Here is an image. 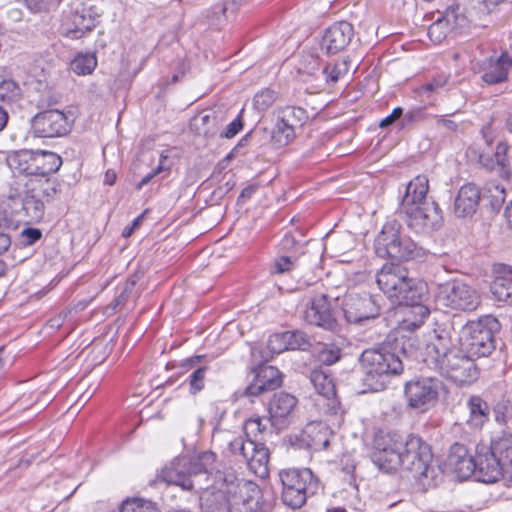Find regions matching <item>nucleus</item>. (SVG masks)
Wrapping results in <instances>:
<instances>
[{"label": "nucleus", "mask_w": 512, "mask_h": 512, "mask_svg": "<svg viewBox=\"0 0 512 512\" xmlns=\"http://www.w3.org/2000/svg\"><path fill=\"white\" fill-rule=\"evenodd\" d=\"M402 117L403 118L401 120V127L406 128L413 123L422 121L424 119V114L421 109H414V110L407 112Z\"/></svg>", "instance_id": "obj_56"}, {"label": "nucleus", "mask_w": 512, "mask_h": 512, "mask_svg": "<svg viewBox=\"0 0 512 512\" xmlns=\"http://www.w3.org/2000/svg\"><path fill=\"white\" fill-rule=\"evenodd\" d=\"M296 137L295 123H288L279 118L271 133V141L277 147L288 145Z\"/></svg>", "instance_id": "obj_36"}, {"label": "nucleus", "mask_w": 512, "mask_h": 512, "mask_svg": "<svg viewBox=\"0 0 512 512\" xmlns=\"http://www.w3.org/2000/svg\"><path fill=\"white\" fill-rule=\"evenodd\" d=\"M310 382L319 395L327 399L336 395L333 379L324 371L317 369L311 371Z\"/></svg>", "instance_id": "obj_35"}, {"label": "nucleus", "mask_w": 512, "mask_h": 512, "mask_svg": "<svg viewBox=\"0 0 512 512\" xmlns=\"http://www.w3.org/2000/svg\"><path fill=\"white\" fill-rule=\"evenodd\" d=\"M429 191V180L425 175H418L406 186V191L402 197L400 209L414 207L428 203L426 196Z\"/></svg>", "instance_id": "obj_29"}, {"label": "nucleus", "mask_w": 512, "mask_h": 512, "mask_svg": "<svg viewBox=\"0 0 512 512\" xmlns=\"http://www.w3.org/2000/svg\"><path fill=\"white\" fill-rule=\"evenodd\" d=\"M217 456L212 451L200 453L194 459H188L190 476L192 480H199L205 483V489L209 487L210 475L215 470ZM199 491L201 489H198Z\"/></svg>", "instance_id": "obj_28"}, {"label": "nucleus", "mask_w": 512, "mask_h": 512, "mask_svg": "<svg viewBox=\"0 0 512 512\" xmlns=\"http://www.w3.org/2000/svg\"><path fill=\"white\" fill-rule=\"evenodd\" d=\"M75 29L71 31L73 37L78 38L84 35L86 32L91 31L94 28V20L91 17L86 18L84 15L76 14L73 20Z\"/></svg>", "instance_id": "obj_48"}, {"label": "nucleus", "mask_w": 512, "mask_h": 512, "mask_svg": "<svg viewBox=\"0 0 512 512\" xmlns=\"http://www.w3.org/2000/svg\"><path fill=\"white\" fill-rule=\"evenodd\" d=\"M243 127V123L240 117L234 119L229 123L226 129L220 134L223 138H233Z\"/></svg>", "instance_id": "obj_57"}, {"label": "nucleus", "mask_w": 512, "mask_h": 512, "mask_svg": "<svg viewBox=\"0 0 512 512\" xmlns=\"http://www.w3.org/2000/svg\"><path fill=\"white\" fill-rule=\"evenodd\" d=\"M204 358V355H195L184 360L181 364V367L184 369L193 370L188 377L190 392L192 394L200 392L205 386V378L208 367L201 365V362Z\"/></svg>", "instance_id": "obj_31"}, {"label": "nucleus", "mask_w": 512, "mask_h": 512, "mask_svg": "<svg viewBox=\"0 0 512 512\" xmlns=\"http://www.w3.org/2000/svg\"><path fill=\"white\" fill-rule=\"evenodd\" d=\"M289 350H308L312 343L311 338L303 331H285Z\"/></svg>", "instance_id": "obj_40"}, {"label": "nucleus", "mask_w": 512, "mask_h": 512, "mask_svg": "<svg viewBox=\"0 0 512 512\" xmlns=\"http://www.w3.org/2000/svg\"><path fill=\"white\" fill-rule=\"evenodd\" d=\"M97 65V60L94 55H78L76 56L71 64V70L77 75H88L93 72Z\"/></svg>", "instance_id": "obj_39"}, {"label": "nucleus", "mask_w": 512, "mask_h": 512, "mask_svg": "<svg viewBox=\"0 0 512 512\" xmlns=\"http://www.w3.org/2000/svg\"><path fill=\"white\" fill-rule=\"evenodd\" d=\"M406 215L407 225L415 232H425L438 227L442 220L437 203L428 202L401 210Z\"/></svg>", "instance_id": "obj_18"}, {"label": "nucleus", "mask_w": 512, "mask_h": 512, "mask_svg": "<svg viewBox=\"0 0 512 512\" xmlns=\"http://www.w3.org/2000/svg\"><path fill=\"white\" fill-rule=\"evenodd\" d=\"M162 478L168 484L180 486L184 490L205 489L203 481L192 480L188 459H177L162 471Z\"/></svg>", "instance_id": "obj_20"}, {"label": "nucleus", "mask_w": 512, "mask_h": 512, "mask_svg": "<svg viewBox=\"0 0 512 512\" xmlns=\"http://www.w3.org/2000/svg\"><path fill=\"white\" fill-rule=\"evenodd\" d=\"M435 302L452 311L473 312L481 305L482 296L474 286L455 278L437 286Z\"/></svg>", "instance_id": "obj_11"}, {"label": "nucleus", "mask_w": 512, "mask_h": 512, "mask_svg": "<svg viewBox=\"0 0 512 512\" xmlns=\"http://www.w3.org/2000/svg\"><path fill=\"white\" fill-rule=\"evenodd\" d=\"M297 400L291 394L279 392L274 394L268 405V412L270 417L267 421L276 429L284 427L285 419L290 415Z\"/></svg>", "instance_id": "obj_24"}, {"label": "nucleus", "mask_w": 512, "mask_h": 512, "mask_svg": "<svg viewBox=\"0 0 512 512\" xmlns=\"http://www.w3.org/2000/svg\"><path fill=\"white\" fill-rule=\"evenodd\" d=\"M17 222L11 215L8 214L5 208L0 206V230L2 229H17Z\"/></svg>", "instance_id": "obj_58"}, {"label": "nucleus", "mask_w": 512, "mask_h": 512, "mask_svg": "<svg viewBox=\"0 0 512 512\" xmlns=\"http://www.w3.org/2000/svg\"><path fill=\"white\" fill-rule=\"evenodd\" d=\"M294 268V262L288 256L279 257L272 268V273L282 274Z\"/></svg>", "instance_id": "obj_55"}, {"label": "nucleus", "mask_w": 512, "mask_h": 512, "mask_svg": "<svg viewBox=\"0 0 512 512\" xmlns=\"http://www.w3.org/2000/svg\"><path fill=\"white\" fill-rule=\"evenodd\" d=\"M476 480L496 483L502 477L512 478V436H503L489 445L479 443L474 454Z\"/></svg>", "instance_id": "obj_4"}, {"label": "nucleus", "mask_w": 512, "mask_h": 512, "mask_svg": "<svg viewBox=\"0 0 512 512\" xmlns=\"http://www.w3.org/2000/svg\"><path fill=\"white\" fill-rule=\"evenodd\" d=\"M436 127L437 128H445L448 131L453 132V131L457 130L458 124L453 120H450V119H447V118L441 116V117H437V119H436Z\"/></svg>", "instance_id": "obj_60"}, {"label": "nucleus", "mask_w": 512, "mask_h": 512, "mask_svg": "<svg viewBox=\"0 0 512 512\" xmlns=\"http://www.w3.org/2000/svg\"><path fill=\"white\" fill-rule=\"evenodd\" d=\"M481 199L480 189L474 184L463 185L454 201V214L459 218L472 216Z\"/></svg>", "instance_id": "obj_25"}, {"label": "nucleus", "mask_w": 512, "mask_h": 512, "mask_svg": "<svg viewBox=\"0 0 512 512\" xmlns=\"http://www.w3.org/2000/svg\"><path fill=\"white\" fill-rule=\"evenodd\" d=\"M120 512H158V509L151 501L132 499L123 502Z\"/></svg>", "instance_id": "obj_43"}, {"label": "nucleus", "mask_w": 512, "mask_h": 512, "mask_svg": "<svg viewBox=\"0 0 512 512\" xmlns=\"http://www.w3.org/2000/svg\"><path fill=\"white\" fill-rule=\"evenodd\" d=\"M282 384L280 371L270 365L259 367L256 372L254 381L246 387L245 395L258 396L265 391L275 390Z\"/></svg>", "instance_id": "obj_23"}, {"label": "nucleus", "mask_w": 512, "mask_h": 512, "mask_svg": "<svg viewBox=\"0 0 512 512\" xmlns=\"http://www.w3.org/2000/svg\"><path fill=\"white\" fill-rule=\"evenodd\" d=\"M493 413L496 423L506 425L512 419V402L506 396H502L493 404Z\"/></svg>", "instance_id": "obj_38"}, {"label": "nucleus", "mask_w": 512, "mask_h": 512, "mask_svg": "<svg viewBox=\"0 0 512 512\" xmlns=\"http://www.w3.org/2000/svg\"><path fill=\"white\" fill-rule=\"evenodd\" d=\"M31 126L36 136L52 138L66 135L70 131L71 123L62 111L52 109L35 115Z\"/></svg>", "instance_id": "obj_17"}, {"label": "nucleus", "mask_w": 512, "mask_h": 512, "mask_svg": "<svg viewBox=\"0 0 512 512\" xmlns=\"http://www.w3.org/2000/svg\"><path fill=\"white\" fill-rule=\"evenodd\" d=\"M282 118L288 123H295V126H302L308 119L305 109L301 107L288 106L281 111Z\"/></svg>", "instance_id": "obj_45"}, {"label": "nucleus", "mask_w": 512, "mask_h": 512, "mask_svg": "<svg viewBox=\"0 0 512 512\" xmlns=\"http://www.w3.org/2000/svg\"><path fill=\"white\" fill-rule=\"evenodd\" d=\"M443 389L444 384L438 378L418 377L405 384L404 394L409 407L425 412L435 406Z\"/></svg>", "instance_id": "obj_13"}, {"label": "nucleus", "mask_w": 512, "mask_h": 512, "mask_svg": "<svg viewBox=\"0 0 512 512\" xmlns=\"http://www.w3.org/2000/svg\"><path fill=\"white\" fill-rule=\"evenodd\" d=\"M138 280H139V277L136 274L132 275L130 278L127 279L121 293L115 299L117 305H121V304L125 303V301L131 295Z\"/></svg>", "instance_id": "obj_51"}, {"label": "nucleus", "mask_w": 512, "mask_h": 512, "mask_svg": "<svg viewBox=\"0 0 512 512\" xmlns=\"http://www.w3.org/2000/svg\"><path fill=\"white\" fill-rule=\"evenodd\" d=\"M284 336L285 332L276 333L269 337L267 347L271 351V353L280 354L281 352L289 350V347L287 345V339L286 337L284 338Z\"/></svg>", "instance_id": "obj_49"}, {"label": "nucleus", "mask_w": 512, "mask_h": 512, "mask_svg": "<svg viewBox=\"0 0 512 512\" xmlns=\"http://www.w3.org/2000/svg\"><path fill=\"white\" fill-rule=\"evenodd\" d=\"M338 297H333L326 293L316 294L307 303L303 312V319L310 325L320 327L330 332L339 330V324L335 317L331 301H336Z\"/></svg>", "instance_id": "obj_14"}, {"label": "nucleus", "mask_w": 512, "mask_h": 512, "mask_svg": "<svg viewBox=\"0 0 512 512\" xmlns=\"http://www.w3.org/2000/svg\"><path fill=\"white\" fill-rule=\"evenodd\" d=\"M282 502L291 509L301 508L307 498L318 493L319 479L309 468H288L279 472Z\"/></svg>", "instance_id": "obj_9"}, {"label": "nucleus", "mask_w": 512, "mask_h": 512, "mask_svg": "<svg viewBox=\"0 0 512 512\" xmlns=\"http://www.w3.org/2000/svg\"><path fill=\"white\" fill-rule=\"evenodd\" d=\"M217 117L212 110H204L190 120V129L197 135L213 136L216 132Z\"/></svg>", "instance_id": "obj_33"}, {"label": "nucleus", "mask_w": 512, "mask_h": 512, "mask_svg": "<svg viewBox=\"0 0 512 512\" xmlns=\"http://www.w3.org/2000/svg\"><path fill=\"white\" fill-rule=\"evenodd\" d=\"M252 452H249L246 464L249 469L260 477L268 475L269 450L262 443L254 441Z\"/></svg>", "instance_id": "obj_32"}, {"label": "nucleus", "mask_w": 512, "mask_h": 512, "mask_svg": "<svg viewBox=\"0 0 512 512\" xmlns=\"http://www.w3.org/2000/svg\"><path fill=\"white\" fill-rule=\"evenodd\" d=\"M403 440L395 434L376 437L373 461L381 470L396 471L402 467Z\"/></svg>", "instance_id": "obj_16"}, {"label": "nucleus", "mask_w": 512, "mask_h": 512, "mask_svg": "<svg viewBox=\"0 0 512 512\" xmlns=\"http://www.w3.org/2000/svg\"><path fill=\"white\" fill-rule=\"evenodd\" d=\"M296 243L297 241L292 234H286L281 241V246L283 249L289 250L292 249Z\"/></svg>", "instance_id": "obj_64"}, {"label": "nucleus", "mask_w": 512, "mask_h": 512, "mask_svg": "<svg viewBox=\"0 0 512 512\" xmlns=\"http://www.w3.org/2000/svg\"><path fill=\"white\" fill-rule=\"evenodd\" d=\"M407 357L404 340L396 339L393 347L389 344L364 350L358 359L361 381L365 391L384 390L394 376L403 373V359Z\"/></svg>", "instance_id": "obj_2"}, {"label": "nucleus", "mask_w": 512, "mask_h": 512, "mask_svg": "<svg viewBox=\"0 0 512 512\" xmlns=\"http://www.w3.org/2000/svg\"><path fill=\"white\" fill-rule=\"evenodd\" d=\"M221 486L201 490L202 512H269L260 505V488L250 480L238 478L232 471L218 472Z\"/></svg>", "instance_id": "obj_1"}, {"label": "nucleus", "mask_w": 512, "mask_h": 512, "mask_svg": "<svg viewBox=\"0 0 512 512\" xmlns=\"http://www.w3.org/2000/svg\"><path fill=\"white\" fill-rule=\"evenodd\" d=\"M21 241L23 245L30 246L41 239L42 232L38 228H25L21 231Z\"/></svg>", "instance_id": "obj_53"}, {"label": "nucleus", "mask_w": 512, "mask_h": 512, "mask_svg": "<svg viewBox=\"0 0 512 512\" xmlns=\"http://www.w3.org/2000/svg\"><path fill=\"white\" fill-rule=\"evenodd\" d=\"M433 361L435 369L457 385H471L479 376L474 357L460 349H445L434 345Z\"/></svg>", "instance_id": "obj_8"}, {"label": "nucleus", "mask_w": 512, "mask_h": 512, "mask_svg": "<svg viewBox=\"0 0 512 512\" xmlns=\"http://www.w3.org/2000/svg\"><path fill=\"white\" fill-rule=\"evenodd\" d=\"M353 35V26L349 22H336L326 30L322 40V48L329 54H336L347 47Z\"/></svg>", "instance_id": "obj_22"}, {"label": "nucleus", "mask_w": 512, "mask_h": 512, "mask_svg": "<svg viewBox=\"0 0 512 512\" xmlns=\"http://www.w3.org/2000/svg\"><path fill=\"white\" fill-rule=\"evenodd\" d=\"M319 360L325 365H333L341 358V349L334 344H324L318 351Z\"/></svg>", "instance_id": "obj_46"}, {"label": "nucleus", "mask_w": 512, "mask_h": 512, "mask_svg": "<svg viewBox=\"0 0 512 512\" xmlns=\"http://www.w3.org/2000/svg\"><path fill=\"white\" fill-rule=\"evenodd\" d=\"M481 135L488 146L494 142L495 134L490 124L483 126L481 129Z\"/></svg>", "instance_id": "obj_62"}, {"label": "nucleus", "mask_w": 512, "mask_h": 512, "mask_svg": "<svg viewBox=\"0 0 512 512\" xmlns=\"http://www.w3.org/2000/svg\"><path fill=\"white\" fill-rule=\"evenodd\" d=\"M143 217L144 214L135 218L129 227L124 228V230L122 231V236L125 238L130 237L133 234L134 230L138 228L139 225L141 224Z\"/></svg>", "instance_id": "obj_63"}, {"label": "nucleus", "mask_w": 512, "mask_h": 512, "mask_svg": "<svg viewBox=\"0 0 512 512\" xmlns=\"http://www.w3.org/2000/svg\"><path fill=\"white\" fill-rule=\"evenodd\" d=\"M448 82V76L440 74L419 88L420 93H433L442 88Z\"/></svg>", "instance_id": "obj_50"}, {"label": "nucleus", "mask_w": 512, "mask_h": 512, "mask_svg": "<svg viewBox=\"0 0 512 512\" xmlns=\"http://www.w3.org/2000/svg\"><path fill=\"white\" fill-rule=\"evenodd\" d=\"M446 465L459 480H466L475 472L474 455L468 448L459 442H455L449 449Z\"/></svg>", "instance_id": "obj_19"}, {"label": "nucleus", "mask_w": 512, "mask_h": 512, "mask_svg": "<svg viewBox=\"0 0 512 512\" xmlns=\"http://www.w3.org/2000/svg\"><path fill=\"white\" fill-rule=\"evenodd\" d=\"M444 17L452 33L461 34L470 27V21L459 6L448 8L444 13Z\"/></svg>", "instance_id": "obj_37"}, {"label": "nucleus", "mask_w": 512, "mask_h": 512, "mask_svg": "<svg viewBox=\"0 0 512 512\" xmlns=\"http://www.w3.org/2000/svg\"><path fill=\"white\" fill-rule=\"evenodd\" d=\"M376 281L394 304L412 307L421 318L429 315L428 308L421 305L427 293L426 284L409 277L407 269L402 265L386 263L377 273Z\"/></svg>", "instance_id": "obj_3"}, {"label": "nucleus", "mask_w": 512, "mask_h": 512, "mask_svg": "<svg viewBox=\"0 0 512 512\" xmlns=\"http://www.w3.org/2000/svg\"><path fill=\"white\" fill-rule=\"evenodd\" d=\"M60 187L57 180L13 182L8 199L14 204H21L24 215L30 221L39 222L45 216L46 204L57 198Z\"/></svg>", "instance_id": "obj_5"}, {"label": "nucleus", "mask_w": 512, "mask_h": 512, "mask_svg": "<svg viewBox=\"0 0 512 512\" xmlns=\"http://www.w3.org/2000/svg\"><path fill=\"white\" fill-rule=\"evenodd\" d=\"M275 100H276L275 92L270 89H265V90L260 91L259 93H257L254 96L253 104H254V107L258 111H265L270 106L273 105Z\"/></svg>", "instance_id": "obj_47"}, {"label": "nucleus", "mask_w": 512, "mask_h": 512, "mask_svg": "<svg viewBox=\"0 0 512 512\" xmlns=\"http://www.w3.org/2000/svg\"><path fill=\"white\" fill-rule=\"evenodd\" d=\"M401 225L397 221L387 222L375 239V252L381 258L408 261L423 255L411 238L401 234Z\"/></svg>", "instance_id": "obj_10"}, {"label": "nucleus", "mask_w": 512, "mask_h": 512, "mask_svg": "<svg viewBox=\"0 0 512 512\" xmlns=\"http://www.w3.org/2000/svg\"><path fill=\"white\" fill-rule=\"evenodd\" d=\"M267 420L268 419L261 417H254L246 420L244 424V431L246 436L256 440L259 435L267 430V424L270 423Z\"/></svg>", "instance_id": "obj_44"}, {"label": "nucleus", "mask_w": 512, "mask_h": 512, "mask_svg": "<svg viewBox=\"0 0 512 512\" xmlns=\"http://www.w3.org/2000/svg\"><path fill=\"white\" fill-rule=\"evenodd\" d=\"M499 328V321L491 315L468 321L458 333L459 346L474 358L487 357L496 348L494 334Z\"/></svg>", "instance_id": "obj_7"}, {"label": "nucleus", "mask_w": 512, "mask_h": 512, "mask_svg": "<svg viewBox=\"0 0 512 512\" xmlns=\"http://www.w3.org/2000/svg\"><path fill=\"white\" fill-rule=\"evenodd\" d=\"M512 69V52L503 50L499 56H491L483 66L481 79L488 85L504 83Z\"/></svg>", "instance_id": "obj_21"}, {"label": "nucleus", "mask_w": 512, "mask_h": 512, "mask_svg": "<svg viewBox=\"0 0 512 512\" xmlns=\"http://www.w3.org/2000/svg\"><path fill=\"white\" fill-rule=\"evenodd\" d=\"M449 33L452 32L444 15L434 21L428 29V36L434 43H441Z\"/></svg>", "instance_id": "obj_42"}, {"label": "nucleus", "mask_w": 512, "mask_h": 512, "mask_svg": "<svg viewBox=\"0 0 512 512\" xmlns=\"http://www.w3.org/2000/svg\"><path fill=\"white\" fill-rule=\"evenodd\" d=\"M7 164L14 174L13 182L56 180L51 175L60 169L62 158L49 151L20 150L8 156Z\"/></svg>", "instance_id": "obj_6"}, {"label": "nucleus", "mask_w": 512, "mask_h": 512, "mask_svg": "<svg viewBox=\"0 0 512 512\" xmlns=\"http://www.w3.org/2000/svg\"><path fill=\"white\" fill-rule=\"evenodd\" d=\"M432 457L429 445L419 436L409 435L403 441L402 468L411 472L415 479L433 477Z\"/></svg>", "instance_id": "obj_12"}, {"label": "nucleus", "mask_w": 512, "mask_h": 512, "mask_svg": "<svg viewBox=\"0 0 512 512\" xmlns=\"http://www.w3.org/2000/svg\"><path fill=\"white\" fill-rule=\"evenodd\" d=\"M164 170L162 165H159L156 169L152 170L146 176L142 178V180L136 185L137 190H141L145 185H147L155 176L159 175Z\"/></svg>", "instance_id": "obj_61"}, {"label": "nucleus", "mask_w": 512, "mask_h": 512, "mask_svg": "<svg viewBox=\"0 0 512 512\" xmlns=\"http://www.w3.org/2000/svg\"><path fill=\"white\" fill-rule=\"evenodd\" d=\"M347 71L346 62H337L333 66H326L324 73L327 75V81L336 82L342 73Z\"/></svg>", "instance_id": "obj_52"}, {"label": "nucleus", "mask_w": 512, "mask_h": 512, "mask_svg": "<svg viewBox=\"0 0 512 512\" xmlns=\"http://www.w3.org/2000/svg\"><path fill=\"white\" fill-rule=\"evenodd\" d=\"M508 145L499 142L496 146L494 157L481 153L479 163L487 171L495 172L500 178L508 180L511 177V169L507 158Z\"/></svg>", "instance_id": "obj_26"}, {"label": "nucleus", "mask_w": 512, "mask_h": 512, "mask_svg": "<svg viewBox=\"0 0 512 512\" xmlns=\"http://www.w3.org/2000/svg\"><path fill=\"white\" fill-rule=\"evenodd\" d=\"M468 418L466 423L473 429H481L490 419L488 403L479 395H472L466 402Z\"/></svg>", "instance_id": "obj_30"}, {"label": "nucleus", "mask_w": 512, "mask_h": 512, "mask_svg": "<svg viewBox=\"0 0 512 512\" xmlns=\"http://www.w3.org/2000/svg\"><path fill=\"white\" fill-rule=\"evenodd\" d=\"M403 116V109L401 107H396L392 111L390 115L385 117L380 121L379 127L380 128H387L388 126L392 125L395 121L399 120Z\"/></svg>", "instance_id": "obj_59"}, {"label": "nucleus", "mask_w": 512, "mask_h": 512, "mask_svg": "<svg viewBox=\"0 0 512 512\" xmlns=\"http://www.w3.org/2000/svg\"><path fill=\"white\" fill-rule=\"evenodd\" d=\"M379 297L363 294H349L343 303L344 317L349 323L361 324L374 319L380 314Z\"/></svg>", "instance_id": "obj_15"}, {"label": "nucleus", "mask_w": 512, "mask_h": 512, "mask_svg": "<svg viewBox=\"0 0 512 512\" xmlns=\"http://www.w3.org/2000/svg\"><path fill=\"white\" fill-rule=\"evenodd\" d=\"M16 229H1L0 230V255L6 252L11 246V233ZM4 272L3 262L0 260V276Z\"/></svg>", "instance_id": "obj_54"}, {"label": "nucleus", "mask_w": 512, "mask_h": 512, "mask_svg": "<svg viewBox=\"0 0 512 512\" xmlns=\"http://www.w3.org/2000/svg\"><path fill=\"white\" fill-rule=\"evenodd\" d=\"M333 432L323 422L308 423L302 433V439L313 451L326 450L330 444Z\"/></svg>", "instance_id": "obj_27"}, {"label": "nucleus", "mask_w": 512, "mask_h": 512, "mask_svg": "<svg viewBox=\"0 0 512 512\" xmlns=\"http://www.w3.org/2000/svg\"><path fill=\"white\" fill-rule=\"evenodd\" d=\"M492 294L499 300L512 306V267H505L491 285Z\"/></svg>", "instance_id": "obj_34"}, {"label": "nucleus", "mask_w": 512, "mask_h": 512, "mask_svg": "<svg viewBox=\"0 0 512 512\" xmlns=\"http://www.w3.org/2000/svg\"><path fill=\"white\" fill-rule=\"evenodd\" d=\"M253 443L254 440L245 439L242 436H238L229 442L228 449L231 454L241 457L242 460L246 463L249 452H252Z\"/></svg>", "instance_id": "obj_41"}]
</instances>
